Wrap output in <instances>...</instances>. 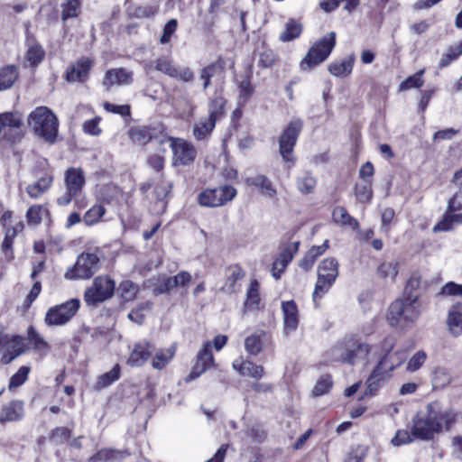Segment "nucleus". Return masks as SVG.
<instances>
[{
  "label": "nucleus",
  "instance_id": "nucleus-50",
  "mask_svg": "<svg viewBox=\"0 0 462 462\" xmlns=\"http://www.w3.org/2000/svg\"><path fill=\"white\" fill-rule=\"evenodd\" d=\"M428 356L424 350L417 351L407 362L406 371L414 373L420 369L425 364Z\"/></svg>",
  "mask_w": 462,
  "mask_h": 462
},
{
  "label": "nucleus",
  "instance_id": "nucleus-24",
  "mask_svg": "<svg viewBox=\"0 0 462 462\" xmlns=\"http://www.w3.org/2000/svg\"><path fill=\"white\" fill-rule=\"evenodd\" d=\"M227 277L225 284L221 288V291L226 294H232L236 292L238 281L242 280L245 273L244 270L238 265H232L227 269Z\"/></svg>",
  "mask_w": 462,
  "mask_h": 462
},
{
  "label": "nucleus",
  "instance_id": "nucleus-47",
  "mask_svg": "<svg viewBox=\"0 0 462 462\" xmlns=\"http://www.w3.org/2000/svg\"><path fill=\"white\" fill-rule=\"evenodd\" d=\"M355 194L356 199L360 203L367 204L373 198V190L371 187V180H365L363 184H356L355 187Z\"/></svg>",
  "mask_w": 462,
  "mask_h": 462
},
{
  "label": "nucleus",
  "instance_id": "nucleus-57",
  "mask_svg": "<svg viewBox=\"0 0 462 462\" xmlns=\"http://www.w3.org/2000/svg\"><path fill=\"white\" fill-rule=\"evenodd\" d=\"M172 183L166 180L163 178V174L161 175V180L154 187V194L158 201H163L171 192Z\"/></svg>",
  "mask_w": 462,
  "mask_h": 462
},
{
  "label": "nucleus",
  "instance_id": "nucleus-19",
  "mask_svg": "<svg viewBox=\"0 0 462 462\" xmlns=\"http://www.w3.org/2000/svg\"><path fill=\"white\" fill-rule=\"evenodd\" d=\"M85 173L81 168H69L65 172L66 189L79 195L85 185Z\"/></svg>",
  "mask_w": 462,
  "mask_h": 462
},
{
  "label": "nucleus",
  "instance_id": "nucleus-27",
  "mask_svg": "<svg viewBox=\"0 0 462 462\" xmlns=\"http://www.w3.org/2000/svg\"><path fill=\"white\" fill-rule=\"evenodd\" d=\"M328 248V241L326 240L321 245L312 246L304 257L300 261L299 265L305 271H309L316 262L317 258L323 254Z\"/></svg>",
  "mask_w": 462,
  "mask_h": 462
},
{
  "label": "nucleus",
  "instance_id": "nucleus-8",
  "mask_svg": "<svg viewBox=\"0 0 462 462\" xmlns=\"http://www.w3.org/2000/svg\"><path fill=\"white\" fill-rule=\"evenodd\" d=\"M303 121L296 118L290 121L279 139V152L285 162H294L292 152L302 130Z\"/></svg>",
  "mask_w": 462,
  "mask_h": 462
},
{
  "label": "nucleus",
  "instance_id": "nucleus-43",
  "mask_svg": "<svg viewBox=\"0 0 462 462\" xmlns=\"http://www.w3.org/2000/svg\"><path fill=\"white\" fill-rule=\"evenodd\" d=\"M166 284L169 287L170 291L178 288V287H185L191 282V274L189 272L182 271L178 274L171 277L163 276Z\"/></svg>",
  "mask_w": 462,
  "mask_h": 462
},
{
  "label": "nucleus",
  "instance_id": "nucleus-26",
  "mask_svg": "<svg viewBox=\"0 0 462 462\" xmlns=\"http://www.w3.org/2000/svg\"><path fill=\"white\" fill-rule=\"evenodd\" d=\"M389 371L384 368L383 365L377 364L371 375L366 381L367 391L370 393L376 392L382 385V383L390 376Z\"/></svg>",
  "mask_w": 462,
  "mask_h": 462
},
{
  "label": "nucleus",
  "instance_id": "nucleus-35",
  "mask_svg": "<svg viewBox=\"0 0 462 462\" xmlns=\"http://www.w3.org/2000/svg\"><path fill=\"white\" fill-rule=\"evenodd\" d=\"M155 355L152 360V366L156 370L163 369L170 361L173 358L175 354L174 347L159 349L154 351Z\"/></svg>",
  "mask_w": 462,
  "mask_h": 462
},
{
  "label": "nucleus",
  "instance_id": "nucleus-30",
  "mask_svg": "<svg viewBox=\"0 0 462 462\" xmlns=\"http://www.w3.org/2000/svg\"><path fill=\"white\" fill-rule=\"evenodd\" d=\"M226 99L218 94H215L213 98L208 103V118L217 123V120L222 118L225 115Z\"/></svg>",
  "mask_w": 462,
  "mask_h": 462
},
{
  "label": "nucleus",
  "instance_id": "nucleus-10",
  "mask_svg": "<svg viewBox=\"0 0 462 462\" xmlns=\"http://www.w3.org/2000/svg\"><path fill=\"white\" fill-rule=\"evenodd\" d=\"M80 302L78 299H71L62 304L50 308L45 315V324L50 327L66 324L76 314Z\"/></svg>",
  "mask_w": 462,
  "mask_h": 462
},
{
  "label": "nucleus",
  "instance_id": "nucleus-21",
  "mask_svg": "<svg viewBox=\"0 0 462 462\" xmlns=\"http://www.w3.org/2000/svg\"><path fill=\"white\" fill-rule=\"evenodd\" d=\"M130 455L128 449L102 448L90 457L88 462H122Z\"/></svg>",
  "mask_w": 462,
  "mask_h": 462
},
{
  "label": "nucleus",
  "instance_id": "nucleus-17",
  "mask_svg": "<svg viewBox=\"0 0 462 462\" xmlns=\"http://www.w3.org/2000/svg\"><path fill=\"white\" fill-rule=\"evenodd\" d=\"M133 82V73L124 68L112 69L106 72L103 86L109 89L113 85H129Z\"/></svg>",
  "mask_w": 462,
  "mask_h": 462
},
{
  "label": "nucleus",
  "instance_id": "nucleus-55",
  "mask_svg": "<svg viewBox=\"0 0 462 462\" xmlns=\"http://www.w3.org/2000/svg\"><path fill=\"white\" fill-rule=\"evenodd\" d=\"M348 348V338L333 346L330 351V360L335 362L345 363V356H346Z\"/></svg>",
  "mask_w": 462,
  "mask_h": 462
},
{
  "label": "nucleus",
  "instance_id": "nucleus-6",
  "mask_svg": "<svg viewBox=\"0 0 462 462\" xmlns=\"http://www.w3.org/2000/svg\"><path fill=\"white\" fill-rule=\"evenodd\" d=\"M338 275V263L335 258L324 259L318 269L313 298L322 297L331 288Z\"/></svg>",
  "mask_w": 462,
  "mask_h": 462
},
{
  "label": "nucleus",
  "instance_id": "nucleus-64",
  "mask_svg": "<svg viewBox=\"0 0 462 462\" xmlns=\"http://www.w3.org/2000/svg\"><path fill=\"white\" fill-rule=\"evenodd\" d=\"M367 454V448L357 446L353 448L346 457L345 462H363Z\"/></svg>",
  "mask_w": 462,
  "mask_h": 462
},
{
  "label": "nucleus",
  "instance_id": "nucleus-36",
  "mask_svg": "<svg viewBox=\"0 0 462 462\" xmlns=\"http://www.w3.org/2000/svg\"><path fill=\"white\" fill-rule=\"evenodd\" d=\"M120 374L121 367L119 365H116L109 372L98 376L95 383V388L97 390H101L103 388L108 387L120 378Z\"/></svg>",
  "mask_w": 462,
  "mask_h": 462
},
{
  "label": "nucleus",
  "instance_id": "nucleus-33",
  "mask_svg": "<svg viewBox=\"0 0 462 462\" xmlns=\"http://www.w3.org/2000/svg\"><path fill=\"white\" fill-rule=\"evenodd\" d=\"M406 360V354L402 350H396L388 355H383L380 359V365H383L389 372L393 371Z\"/></svg>",
  "mask_w": 462,
  "mask_h": 462
},
{
  "label": "nucleus",
  "instance_id": "nucleus-46",
  "mask_svg": "<svg viewBox=\"0 0 462 462\" xmlns=\"http://www.w3.org/2000/svg\"><path fill=\"white\" fill-rule=\"evenodd\" d=\"M23 227V225L22 223L17 224L14 227H9L6 232L4 238V241L2 243V250L4 252L10 251V256L9 259H13V243L14 239L17 236L18 232L21 231Z\"/></svg>",
  "mask_w": 462,
  "mask_h": 462
},
{
  "label": "nucleus",
  "instance_id": "nucleus-11",
  "mask_svg": "<svg viewBox=\"0 0 462 462\" xmlns=\"http://www.w3.org/2000/svg\"><path fill=\"white\" fill-rule=\"evenodd\" d=\"M236 195V189L226 185L202 191L199 195L198 201L202 207L216 208L232 200Z\"/></svg>",
  "mask_w": 462,
  "mask_h": 462
},
{
  "label": "nucleus",
  "instance_id": "nucleus-16",
  "mask_svg": "<svg viewBox=\"0 0 462 462\" xmlns=\"http://www.w3.org/2000/svg\"><path fill=\"white\" fill-rule=\"evenodd\" d=\"M371 347L368 344L354 338H348V348L345 356V363L354 365L358 361L364 360L368 356Z\"/></svg>",
  "mask_w": 462,
  "mask_h": 462
},
{
  "label": "nucleus",
  "instance_id": "nucleus-32",
  "mask_svg": "<svg viewBox=\"0 0 462 462\" xmlns=\"http://www.w3.org/2000/svg\"><path fill=\"white\" fill-rule=\"evenodd\" d=\"M247 185L254 186L262 190L263 194L272 198L276 194L271 180L263 175H256L254 177L247 178L245 180Z\"/></svg>",
  "mask_w": 462,
  "mask_h": 462
},
{
  "label": "nucleus",
  "instance_id": "nucleus-22",
  "mask_svg": "<svg viewBox=\"0 0 462 462\" xmlns=\"http://www.w3.org/2000/svg\"><path fill=\"white\" fill-rule=\"evenodd\" d=\"M447 325L448 331L454 337L462 335V304L457 303L450 307L448 312Z\"/></svg>",
  "mask_w": 462,
  "mask_h": 462
},
{
  "label": "nucleus",
  "instance_id": "nucleus-37",
  "mask_svg": "<svg viewBox=\"0 0 462 462\" xmlns=\"http://www.w3.org/2000/svg\"><path fill=\"white\" fill-rule=\"evenodd\" d=\"M301 31V23L296 20L291 19L286 23L285 29L280 34L279 39L282 42L292 41L300 35Z\"/></svg>",
  "mask_w": 462,
  "mask_h": 462
},
{
  "label": "nucleus",
  "instance_id": "nucleus-45",
  "mask_svg": "<svg viewBox=\"0 0 462 462\" xmlns=\"http://www.w3.org/2000/svg\"><path fill=\"white\" fill-rule=\"evenodd\" d=\"M45 55V51L40 44H32L30 46L25 54V60L29 66H37L42 62Z\"/></svg>",
  "mask_w": 462,
  "mask_h": 462
},
{
  "label": "nucleus",
  "instance_id": "nucleus-5",
  "mask_svg": "<svg viewBox=\"0 0 462 462\" xmlns=\"http://www.w3.org/2000/svg\"><path fill=\"white\" fill-rule=\"evenodd\" d=\"M100 267L99 257L94 253H82L78 256L75 264L68 269L64 274L67 280H88L91 278Z\"/></svg>",
  "mask_w": 462,
  "mask_h": 462
},
{
  "label": "nucleus",
  "instance_id": "nucleus-3",
  "mask_svg": "<svg viewBox=\"0 0 462 462\" xmlns=\"http://www.w3.org/2000/svg\"><path fill=\"white\" fill-rule=\"evenodd\" d=\"M28 125L34 134L53 143L58 133V119L47 106L36 107L28 116Z\"/></svg>",
  "mask_w": 462,
  "mask_h": 462
},
{
  "label": "nucleus",
  "instance_id": "nucleus-31",
  "mask_svg": "<svg viewBox=\"0 0 462 462\" xmlns=\"http://www.w3.org/2000/svg\"><path fill=\"white\" fill-rule=\"evenodd\" d=\"M216 122L208 118L202 117L193 125V135L199 140L206 139L212 133L215 128Z\"/></svg>",
  "mask_w": 462,
  "mask_h": 462
},
{
  "label": "nucleus",
  "instance_id": "nucleus-7",
  "mask_svg": "<svg viewBox=\"0 0 462 462\" xmlns=\"http://www.w3.org/2000/svg\"><path fill=\"white\" fill-rule=\"evenodd\" d=\"M116 283L107 276H97L92 285L85 291L84 300L88 306H97L98 303L111 298L114 294Z\"/></svg>",
  "mask_w": 462,
  "mask_h": 462
},
{
  "label": "nucleus",
  "instance_id": "nucleus-18",
  "mask_svg": "<svg viewBox=\"0 0 462 462\" xmlns=\"http://www.w3.org/2000/svg\"><path fill=\"white\" fill-rule=\"evenodd\" d=\"M92 67V60L88 58L79 60L67 70L66 79L69 82H82L88 77V72Z\"/></svg>",
  "mask_w": 462,
  "mask_h": 462
},
{
  "label": "nucleus",
  "instance_id": "nucleus-59",
  "mask_svg": "<svg viewBox=\"0 0 462 462\" xmlns=\"http://www.w3.org/2000/svg\"><path fill=\"white\" fill-rule=\"evenodd\" d=\"M5 346L7 350H10L13 353L19 352V356L23 353L24 344L23 338L21 336H9L7 338V342L0 346Z\"/></svg>",
  "mask_w": 462,
  "mask_h": 462
},
{
  "label": "nucleus",
  "instance_id": "nucleus-41",
  "mask_svg": "<svg viewBox=\"0 0 462 462\" xmlns=\"http://www.w3.org/2000/svg\"><path fill=\"white\" fill-rule=\"evenodd\" d=\"M260 297H259V283L256 280L251 282L250 287L247 291L246 300L245 307L246 309L254 310L259 309Z\"/></svg>",
  "mask_w": 462,
  "mask_h": 462
},
{
  "label": "nucleus",
  "instance_id": "nucleus-2",
  "mask_svg": "<svg viewBox=\"0 0 462 462\" xmlns=\"http://www.w3.org/2000/svg\"><path fill=\"white\" fill-rule=\"evenodd\" d=\"M419 299V294H410L392 302L386 317L389 325L402 330L411 328L421 313Z\"/></svg>",
  "mask_w": 462,
  "mask_h": 462
},
{
  "label": "nucleus",
  "instance_id": "nucleus-29",
  "mask_svg": "<svg viewBox=\"0 0 462 462\" xmlns=\"http://www.w3.org/2000/svg\"><path fill=\"white\" fill-rule=\"evenodd\" d=\"M333 221L340 226H348L353 230H356L359 226L357 220L350 216L344 207L337 206L332 212Z\"/></svg>",
  "mask_w": 462,
  "mask_h": 462
},
{
  "label": "nucleus",
  "instance_id": "nucleus-63",
  "mask_svg": "<svg viewBox=\"0 0 462 462\" xmlns=\"http://www.w3.org/2000/svg\"><path fill=\"white\" fill-rule=\"evenodd\" d=\"M439 295L462 297V284H458L454 282H449L441 288Z\"/></svg>",
  "mask_w": 462,
  "mask_h": 462
},
{
  "label": "nucleus",
  "instance_id": "nucleus-51",
  "mask_svg": "<svg viewBox=\"0 0 462 462\" xmlns=\"http://www.w3.org/2000/svg\"><path fill=\"white\" fill-rule=\"evenodd\" d=\"M424 72L425 69H420L417 71L415 74L408 77L400 84V90L404 91L411 88H420L424 84V80L422 79Z\"/></svg>",
  "mask_w": 462,
  "mask_h": 462
},
{
  "label": "nucleus",
  "instance_id": "nucleus-39",
  "mask_svg": "<svg viewBox=\"0 0 462 462\" xmlns=\"http://www.w3.org/2000/svg\"><path fill=\"white\" fill-rule=\"evenodd\" d=\"M18 77L14 66H6L0 69V91L11 88Z\"/></svg>",
  "mask_w": 462,
  "mask_h": 462
},
{
  "label": "nucleus",
  "instance_id": "nucleus-52",
  "mask_svg": "<svg viewBox=\"0 0 462 462\" xmlns=\"http://www.w3.org/2000/svg\"><path fill=\"white\" fill-rule=\"evenodd\" d=\"M118 290L123 300L125 301H130L136 296L139 287L131 281H124L119 284Z\"/></svg>",
  "mask_w": 462,
  "mask_h": 462
},
{
  "label": "nucleus",
  "instance_id": "nucleus-62",
  "mask_svg": "<svg viewBox=\"0 0 462 462\" xmlns=\"http://www.w3.org/2000/svg\"><path fill=\"white\" fill-rule=\"evenodd\" d=\"M178 21L174 18L169 20L163 27L162 34L160 38V43L167 44L171 42V36L176 32Z\"/></svg>",
  "mask_w": 462,
  "mask_h": 462
},
{
  "label": "nucleus",
  "instance_id": "nucleus-9",
  "mask_svg": "<svg viewBox=\"0 0 462 462\" xmlns=\"http://www.w3.org/2000/svg\"><path fill=\"white\" fill-rule=\"evenodd\" d=\"M155 70L167 75L178 81L188 83L194 79V72L188 67H181L174 63L170 56H161L152 61Z\"/></svg>",
  "mask_w": 462,
  "mask_h": 462
},
{
  "label": "nucleus",
  "instance_id": "nucleus-54",
  "mask_svg": "<svg viewBox=\"0 0 462 462\" xmlns=\"http://www.w3.org/2000/svg\"><path fill=\"white\" fill-rule=\"evenodd\" d=\"M422 283V276L419 272H413L407 282L403 296L410 294H419L417 291L420 290Z\"/></svg>",
  "mask_w": 462,
  "mask_h": 462
},
{
  "label": "nucleus",
  "instance_id": "nucleus-28",
  "mask_svg": "<svg viewBox=\"0 0 462 462\" xmlns=\"http://www.w3.org/2000/svg\"><path fill=\"white\" fill-rule=\"evenodd\" d=\"M225 69V61L218 59L213 63L204 67L200 70L199 78L203 80V89H207L211 84V78L215 77L218 72H223Z\"/></svg>",
  "mask_w": 462,
  "mask_h": 462
},
{
  "label": "nucleus",
  "instance_id": "nucleus-34",
  "mask_svg": "<svg viewBox=\"0 0 462 462\" xmlns=\"http://www.w3.org/2000/svg\"><path fill=\"white\" fill-rule=\"evenodd\" d=\"M264 337H266V333L263 331H259L247 337L245 340V350L250 355H258L263 349Z\"/></svg>",
  "mask_w": 462,
  "mask_h": 462
},
{
  "label": "nucleus",
  "instance_id": "nucleus-58",
  "mask_svg": "<svg viewBox=\"0 0 462 462\" xmlns=\"http://www.w3.org/2000/svg\"><path fill=\"white\" fill-rule=\"evenodd\" d=\"M30 368L27 366H21L18 371L11 377L9 382V389H15L25 383L28 378Z\"/></svg>",
  "mask_w": 462,
  "mask_h": 462
},
{
  "label": "nucleus",
  "instance_id": "nucleus-20",
  "mask_svg": "<svg viewBox=\"0 0 462 462\" xmlns=\"http://www.w3.org/2000/svg\"><path fill=\"white\" fill-rule=\"evenodd\" d=\"M23 417V402L14 400L4 405L0 411V423L17 421Z\"/></svg>",
  "mask_w": 462,
  "mask_h": 462
},
{
  "label": "nucleus",
  "instance_id": "nucleus-38",
  "mask_svg": "<svg viewBox=\"0 0 462 462\" xmlns=\"http://www.w3.org/2000/svg\"><path fill=\"white\" fill-rule=\"evenodd\" d=\"M131 141L136 144L144 145L152 139L151 130L144 126L132 127L128 131Z\"/></svg>",
  "mask_w": 462,
  "mask_h": 462
},
{
  "label": "nucleus",
  "instance_id": "nucleus-12",
  "mask_svg": "<svg viewBox=\"0 0 462 462\" xmlns=\"http://www.w3.org/2000/svg\"><path fill=\"white\" fill-rule=\"evenodd\" d=\"M161 143H167L173 152L175 165H187L194 161L197 152L194 146L181 139L165 138Z\"/></svg>",
  "mask_w": 462,
  "mask_h": 462
},
{
  "label": "nucleus",
  "instance_id": "nucleus-15",
  "mask_svg": "<svg viewBox=\"0 0 462 462\" xmlns=\"http://www.w3.org/2000/svg\"><path fill=\"white\" fill-rule=\"evenodd\" d=\"M282 312L283 319V331L290 335L296 331L300 322L299 310L294 300L282 302Z\"/></svg>",
  "mask_w": 462,
  "mask_h": 462
},
{
  "label": "nucleus",
  "instance_id": "nucleus-61",
  "mask_svg": "<svg viewBox=\"0 0 462 462\" xmlns=\"http://www.w3.org/2000/svg\"><path fill=\"white\" fill-rule=\"evenodd\" d=\"M377 273L382 278L394 280L398 273L397 266L390 262L382 263L377 268Z\"/></svg>",
  "mask_w": 462,
  "mask_h": 462
},
{
  "label": "nucleus",
  "instance_id": "nucleus-14",
  "mask_svg": "<svg viewBox=\"0 0 462 462\" xmlns=\"http://www.w3.org/2000/svg\"><path fill=\"white\" fill-rule=\"evenodd\" d=\"M154 351V345L149 341L143 340L137 342L133 346L127 364L131 366L140 367L151 358Z\"/></svg>",
  "mask_w": 462,
  "mask_h": 462
},
{
  "label": "nucleus",
  "instance_id": "nucleus-25",
  "mask_svg": "<svg viewBox=\"0 0 462 462\" xmlns=\"http://www.w3.org/2000/svg\"><path fill=\"white\" fill-rule=\"evenodd\" d=\"M354 63L355 56L352 54L340 61L331 62L328 65V71L335 77L345 78L351 74Z\"/></svg>",
  "mask_w": 462,
  "mask_h": 462
},
{
  "label": "nucleus",
  "instance_id": "nucleus-40",
  "mask_svg": "<svg viewBox=\"0 0 462 462\" xmlns=\"http://www.w3.org/2000/svg\"><path fill=\"white\" fill-rule=\"evenodd\" d=\"M317 180L310 171L304 172L297 179V188L302 194H310L314 191Z\"/></svg>",
  "mask_w": 462,
  "mask_h": 462
},
{
  "label": "nucleus",
  "instance_id": "nucleus-60",
  "mask_svg": "<svg viewBox=\"0 0 462 462\" xmlns=\"http://www.w3.org/2000/svg\"><path fill=\"white\" fill-rule=\"evenodd\" d=\"M28 340L33 345V348L42 351L49 348L47 342L39 335L36 329L30 327L28 329Z\"/></svg>",
  "mask_w": 462,
  "mask_h": 462
},
{
  "label": "nucleus",
  "instance_id": "nucleus-48",
  "mask_svg": "<svg viewBox=\"0 0 462 462\" xmlns=\"http://www.w3.org/2000/svg\"><path fill=\"white\" fill-rule=\"evenodd\" d=\"M451 382V376L447 369L438 367L435 369L432 377V385L434 389H443Z\"/></svg>",
  "mask_w": 462,
  "mask_h": 462
},
{
  "label": "nucleus",
  "instance_id": "nucleus-13",
  "mask_svg": "<svg viewBox=\"0 0 462 462\" xmlns=\"http://www.w3.org/2000/svg\"><path fill=\"white\" fill-rule=\"evenodd\" d=\"M214 365V357L211 351V343L207 342L203 347L199 350L197 356V362L192 368L191 372L186 378V382L199 377L205 371L209 369Z\"/></svg>",
  "mask_w": 462,
  "mask_h": 462
},
{
  "label": "nucleus",
  "instance_id": "nucleus-53",
  "mask_svg": "<svg viewBox=\"0 0 462 462\" xmlns=\"http://www.w3.org/2000/svg\"><path fill=\"white\" fill-rule=\"evenodd\" d=\"M332 384L333 382L330 375L325 374L320 376L312 390L313 396L318 397L328 393Z\"/></svg>",
  "mask_w": 462,
  "mask_h": 462
},
{
  "label": "nucleus",
  "instance_id": "nucleus-23",
  "mask_svg": "<svg viewBox=\"0 0 462 462\" xmlns=\"http://www.w3.org/2000/svg\"><path fill=\"white\" fill-rule=\"evenodd\" d=\"M233 367L237 370L241 375L254 379H261L264 375V369L262 365H255L251 361L236 360Z\"/></svg>",
  "mask_w": 462,
  "mask_h": 462
},
{
  "label": "nucleus",
  "instance_id": "nucleus-56",
  "mask_svg": "<svg viewBox=\"0 0 462 462\" xmlns=\"http://www.w3.org/2000/svg\"><path fill=\"white\" fill-rule=\"evenodd\" d=\"M80 6L79 0H68L62 5L61 19L66 21L78 16Z\"/></svg>",
  "mask_w": 462,
  "mask_h": 462
},
{
  "label": "nucleus",
  "instance_id": "nucleus-1",
  "mask_svg": "<svg viewBox=\"0 0 462 462\" xmlns=\"http://www.w3.org/2000/svg\"><path fill=\"white\" fill-rule=\"evenodd\" d=\"M457 413L444 408L439 402H430L425 411L418 412L411 420V435L420 440L429 441L444 431H449L457 422Z\"/></svg>",
  "mask_w": 462,
  "mask_h": 462
},
{
  "label": "nucleus",
  "instance_id": "nucleus-44",
  "mask_svg": "<svg viewBox=\"0 0 462 462\" xmlns=\"http://www.w3.org/2000/svg\"><path fill=\"white\" fill-rule=\"evenodd\" d=\"M460 55H462V41L448 48L447 52L442 56V58L439 60V67L440 69L448 67L453 60H457Z\"/></svg>",
  "mask_w": 462,
  "mask_h": 462
},
{
  "label": "nucleus",
  "instance_id": "nucleus-42",
  "mask_svg": "<svg viewBox=\"0 0 462 462\" xmlns=\"http://www.w3.org/2000/svg\"><path fill=\"white\" fill-rule=\"evenodd\" d=\"M51 181V177L41 178L37 182L27 187L28 195L33 199L39 198L50 188Z\"/></svg>",
  "mask_w": 462,
  "mask_h": 462
},
{
  "label": "nucleus",
  "instance_id": "nucleus-49",
  "mask_svg": "<svg viewBox=\"0 0 462 462\" xmlns=\"http://www.w3.org/2000/svg\"><path fill=\"white\" fill-rule=\"evenodd\" d=\"M106 208L101 205H94L84 215L83 221L86 226L97 224L105 215Z\"/></svg>",
  "mask_w": 462,
  "mask_h": 462
},
{
  "label": "nucleus",
  "instance_id": "nucleus-4",
  "mask_svg": "<svg viewBox=\"0 0 462 462\" xmlns=\"http://www.w3.org/2000/svg\"><path fill=\"white\" fill-rule=\"evenodd\" d=\"M336 45V33L331 32L318 41L300 62L302 70H310L325 61Z\"/></svg>",
  "mask_w": 462,
  "mask_h": 462
}]
</instances>
